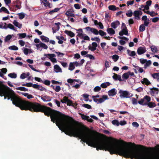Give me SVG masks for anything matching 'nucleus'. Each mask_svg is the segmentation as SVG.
<instances>
[{"mask_svg": "<svg viewBox=\"0 0 159 159\" xmlns=\"http://www.w3.org/2000/svg\"><path fill=\"white\" fill-rule=\"evenodd\" d=\"M143 81H141V83L142 84H145L147 85H148L151 84L150 82L146 78H144L143 79Z\"/></svg>", "mask_w": 159, "mask_h": 159, "instance_id": "f3484780", "label": "nucleus"}, {"mask_svg": "<svg viewBox=\"0 0 159 159\" xmlns=\"http://www.w3.org/2000/svg\"><path fill=\"white\" fill-rule=\"evenodd\" d=\"M132 103L134 105H136L137 104V99L134 98H131Z\"/></svg>", "mask_w": 159, "mask_h": 159, "instance_id": "09e8293b", "label": "nucleus"}, {"mask_svg": "<svg viewBox=\"0 0 159 159\" xmlns=\"http://www.w3.org/2000/svg\"><path fill=\"white\" fill-rule=\"evenodd\" d=\"M16 89L18 90L22 91H28V89L23 87H20L16 88Z\"/></svg>", "mask_w": 159, "mask_h": 159, "instance_id": "cd10ccee", "label": "nucleus"}, {"mask_svg": "<svg viewBox=\"0 0 159 159\" xmlns=\"http://www.w3.org/2000/svg\"><path fill=\"white\" fill-rule=\"evenodd\" d=\"M8 76L12 78H16L17 77L16 74L14 73H10Z\"/></svg>", "mask_w": 159, "mask_h": 159, "instance_id": "e433bc0d", "label": "nucleus"}, {"mask_svg": "<svg viewBox=\"0 0 159 159\" xmlns=\"http://www.w3.org/2000/svg\"><path fill=\"white\" fill-rule=\"evenodd\" d=\"M151 50L152 52L154 53H157V47L155 46H152L151 47Z\"/></svg>", "mask_w": 159, "mask_h": 159, "instance_id": "2f4dec72", "label": "nucleus"}, {"mask_svg": "<svg viewBox=\"0 0 159 159\" xmlns=\"http://www.w3.org/2000/svg\"><path fill=\"white\" fill-rule=\"evenodd\" d=\"M65 15L67 16H70L71 17H75V14L73 13H70V11L69 10L66 11V13H65Z\"/></svg>", "mask_w": 159, "mask_h": 159, "instance_id": "bb28decb", "label": "nucleus"}, {"mask_svg": "<svg viewBox=\"0 0 159 159\" xmlns=\"http://www.w3.org/2000/svg\"><path fill=\"white\" fill-rule=\"evenodd\" d=\"M159 20V17H156L153 18L152 19V21L154 23H155Z\"/></svg>", "mask_w": 159, "mask_h": 159, "instance_id": "680f3d73", "label": "nucleus"}, {"mask_svg": "<svg viewBox=\"0 0 159 159\" xmlns=\"http://www.w3.org/2000/svg\"><path fill=\"white\" fill-rule=\"evenodd\" d=\"M54 68L55 70H56V72H61V69L59 67V66L57 65H56L54 66Z\"/></svg>", "mask_w": 159, "mask_h": 159, "instance_id": "4be33fe9", "label": "nucleus"}, {"mask_svg": "<svg viewBox=\"0 0 159 159\" xmlns=\"http://www.w3.org/2000/svg\"><path fill=\"white\" fill-rule=\"evenodd\" d=\"M101 88L100 87L97 86L95 87L93 89V91L94 92H98L100 91Z\"/></svg>", "mask_w": 159, "mask_h": 159, "instance_id": "79ce46f5", "label": "nucleus"}, {"mask_svg": "<svg viewBox=\"0 0 159 159\" xmlns=\"http://www.w3.org/2000/svg\"><path fill=\"white\" fill-rule=\"evenodd\" d=\"M41 47L45 49H47L48 48V47L47 45L42 42H41Z\"/></svg>", "mask_w": 159, "mask_h": 159, "instance_id": "3c124183", "label": "nucleus"}, {"mask_svg": "<svg viewBox=\"0 0 159 159\" xmlns=\"http://www.w3.org/2000/svg\"><path fill=\"white\" fill-rule=\"evenodd\" d=\"M75 68V66L72 62L70 63L69 65L68 69L72 71Z\"/></svg>", "mask_w": 159, "mask_h": 159, "instance_id": "a878e982", "label": "nucleus"}, {"mask_svg": "<svg viewBox=\"0 0 159 159\" xmlns=\"http://www.w3.org/2000/svg\"><path fill=\"white\" fill-rule=\"evenodd\" d=\"M44 55L46 56H49L50 57L49 58H52L56 57V55L54 54H45Z\"/></svg>", "mask_w": 159, "mask_h": 159, "instance_id": "a18cd8bd", "label": "nucleus"}, {"mask_svg": "<svg viewBox=\"0 0 159 159\" xmlns=\"http://www.w3.org/2000/svg\"><path fill=\"white\" fill-rule=\"evenodd\" d=\"M13 36V35H8L6 36L4 39V41L5 42H7L9 40L12 38V36Z\"/></svg>", "mask_w": 159, "mask_h": 159, "instance_id": "c85d7f7f", "label": "nucleus"}, {"mask_svg": "<svg viewBox=\"0 0 159 159\" xmlns=\"http://www.w3.org/2000/svg\"><path fill=\"white\" fill-rule=\"evenodd\" d=\"M19 16V18L20 19H22L24 18L25 16L23 13H20L18 14Z\"/></svg>", "mask_w": 159, "mask_h": 159, "instance_id": "49530a36", "label": "nucleus"}, {"mask_svg": "<svg viewBox=\"0 0 159 159\" xmlns=\"http://www.w3.org/2000/svg\"><path fill=\"white\" fill-rule=\"evenodd\" d=\"M152 77L155 79H157L159 77V73H154L152 75Z\"/></svg>", "mask_w": 159, "mask_h": 159, "instance_id": "c9c22d12", "label": "nucleus"}, {"mask_svg": "<svg viewBox=\"0 0 159 159\" xmlns=\"http://www.w3.org/2000/svg\"><path fill=\"white\" fill-rule=\"evenodd\" d=\"M86 57H89V58L91 60H94L95 57L91 54H87L86 55Z\"/></svg>", "mask_w": 159, "mask_h": 159, "instance_id": "6e6d98bb", "label": "nucleus"}, {"mask_svg": "<svg viewBox=\"0 0 159 159\" xmlns=\"http://www.w3.org/2000/svg\"><path fill=\"white\" fill-rule=\"evenodd\" d=\"M76 30L77 31L81 32V33H78V34L77 35V36H78L80 37H83L84 35L85 34H83V32L82 29H79L78 30Z\"/></svg>", "mask_w": 159, "mask_h": 159, "instance_id": "6ab92c4d", "label": "nucleus"}, {"mask_svg": "<svg viewBox=\"0 0 159 159\" xmlns=\"http://www.w3.org/2000/svg\"><path fill=\"white\" fill-rule=\"evenodd\" d=\"M0 96H4V99L7 98L9 100V87L0 81Z\"/></svg>", "mask_w": 159, "mask_h": 159, "instance_id": "f03ea898", "label": "nucleus"}, {"mask_svg": "<svg viewBox=\"0 0 159 159\" xmlns=\"http://www.w3.org/2000/svg\"><path fill=\"white\" fill-rule=\"evenodd\" d=\"M134 0L128 1L127 2V4L128 6H129V5H132L134 4Z\"/></svg>", "mask_w": 159, "mask_h": 159, "instance_id": "69168bd1", "label": "nucleus"}, {"mask_svg": "<svg viewBox=\"0 0 159 159\" xmlns=\"http://www.w3.org/2000/svg\"><path fill=\"white\" fill-rule=\"evenodd\" d=\"M85 29L87 31H90L95 34L97 35L99 34V31L96 29L91 28L89 26L86 27Z\"/></svg>", "mask_w": 159, "mask_h": 159, "instance_id": "423d86ee", "label": "nucleus"}, {"mask_svg": "<svg viewBox=\"0 0 159 159\" xmlns=\"http://www.w3.org/2000/svg\"><path fill=\"white\" fill-rule=\"evenodd\" d=\"M52 98V97L47 95L41 96V99L44 102L50 101Z\"/></svg>", "mask_w": 159, "mask_h": 159, "instance_id": "9b49d317", "label": "nucleus"}, {"mask_svg": "<svg viewBox=\"0 0 159 159\" xmlns=\"http://www.w3.org/2000/svg\"><path fill=\"white\" fill-rule=\"evenodd\" d=\"M80 114L81 115V117L83 120H87L89 119V117L88 116H86L82 114Z\"/></svg>", "mask_w": 159, "mask_h": 159, "instance_id": "473e14b6", "label": "nucleus"}, {"mask_svg": "<svg viewBox=\"0 0 159 159\" xmlns=\"http://www.w3.org/2000/svg\"><path fill=\"white\" fill-rule=\"evenodd\" d=\"M17 35L19 36V39L24 38L26 36V34L25 33L18 34Z\"/></svg>", "mask_w": 159, "mask_h": 159, "instance_id": "5701e85b", "label": "nucleus"}, {"mask_svg": "<svg viewBox=\"0 0 159 159\" xmlns=\"http://www.w3.org/2000/svg\"><path fill=\"white\" fill-rule=\"evenodd\" d=\"M123 80H127L129 78V75L128 73H125L123 74L122 76Z\"/></svg>", "mask_w": 159, "mask_h": 159, "instance_id": "393cba45", "label": "nucleus"}, {"mask_svg": "<svg viewBox=\"0 0 159 159\" xmlns=\"http://www.w3.org/2000/svg\"><path fill=\"white\" fill-rule=\"evenodd\" d=\"M128 31L127 27L124 28L122 30L119 32V34L120 36H122L124 34L128 35Z\"/></svg>", "mask_w": 159, "mask_h": 159, "instance_id": "f8f14e48", "label": "nucleus"}, {"mask_svg": "<svg viewBox=\"0 0 159 159\" xmlns=\"http://www.w3.org/2000/svg\"><path fill=\"white\" fill-rule=\"evenodd\" d=\"M110 84L109 82H104L101 84V87L102 88H106L107 86H109Z\"/></svg>", "mask_w": 159, "mask_h": 159, "instance_id": "aec40b11", "label": "nucleus"}, {"mask_svg": "<svg viewBox=\"0 0 159 159\" xmlns=\"http://www.w3.org/2000/svg\"><path fill=\"white\" fill-rule=\"evenodd\" d=\"M140 62L141 64H143L147 61V60L146 59H144L143 58H141L140 60Z\"/></svg>", "mask_w": 159, "mask_h": 159, "instance_id": "0e129e2a", "label": "nucleus"}, {"mask_svg": "<svg viewBox=\"0 0 159 159\" xmlns=\"http://www.w3.org/2000/svg\"><path fill=\"white\" fill-rule=\"evenodd\" d=\"M112 57L114 61L116 62L118 60L119 56L117 55H114L112 56Z\"/></svg>", "mask_w": 159, "mask_h": 159, "instance_id": "4c0bfd02", "label": "nucleus"}, {"mask_svg": "<svg viewBox=\"0 0 159 159\" xmlns=\"http://www.w3.org/2000/svg\"><path fill=\"white\" fill-rule=\"evenodd\" d=\"M43 3L45 7H47L48 6V3L49 2H48V1L47 0H43Z\"/></svg>", "mask_w": 159, "mask_h": 159, "instance_id": "052dcab7", "label": "nucleus"}, {"mask_svg": "<svg viewBox=\"0 0 159 159\" xmlns=\"http://www.w3.org/2000/svg\"><path fill=\"white\" fill-rule=\"evenodd\" d=\"M91 39L92 41H96L98 43H99L100 41V39L98 37L92 38Z\"/></svg>", "mask_w": 159, "mask_h": 159, "instance_id": "603ef678", "label": "nucleus"}, {"mask_svg": "<svg viewBox=\"0 0 159 159\" xmlns=\"http://www.w3.org/2000/svg\"><path fill=\"white\" fill-rule=\"evenodd\" d=\"M119 93L121 98H130L133 96V94L130 93L128 91L122 90L119 91Z\"/></svg>", "mask_w": 159, "mask_h": 159, "instance_id": "39448f33", "label": "nucleus"}, {"mask_svg": "<svg viewBox=\"0 0 159 159\" xmlns=\"http://www.w3.org/2000/svg\"><path fill=\"white\" fill-rule=\"evenodd\" d=\"M99 34L102 36H104L106 35L107 34L105 32H104L101 30H100L99 31Z\"/></svg>", "mask_w": 159, "mask_h": 159, "instance_id": "c03bdc74", "label": "nucleus"}, {"mask_svg": "<svg viewBox=\"0 0 159 159\" xmlns=\"http://www.w3.org/2000/svg\"><path fill=\"white\" fill-rule=\"evenodd\" d=\"M114 75L112 76V78L113 79L115 80H118L120 81H123V80H122L121 78V77L120 75H118L114 73L113 74Z\"/></svg>", "mask_w": 159, "mask_h": 159, "instance_id": "9d476101", "label": "nucleus"}, {"mask_svg": "<svg viewBox=\"0 0 159 159\" xmlns=\"http://www.w3.org/2000/svg\"><path fill=\"white\" fill-rule=\"evenodd\" d=\"M2 11H4L5 13L7 14L10 13V12L6 8L3 7H2L0 9V12H1Z\"/></svg>", "mask_w": 159, "mask_h": 159, "instance_id": "b1692460", "label": "nucleus"}, {"mask_svg": "<svg viewBox=\"0 0 159 159\" xmlns=\"http://www.w3.org/2000/svg\"><path fill=\"white\" fill-rule=\"evenodd\" d=\"M107 32L111 34V35H113L115 34V31L111 28H108L107 30Z\"/></svg>", "mask_w": 159, "mask_h": 159, "instance_id": "a211bd4d", "label": "nucleus"}, {"mask_svg": "<svg viewBox=\"0 0 159 159\" xmlns=\"http://www.w3.org/2000/svg\"><path fill=\"white\" fill-rule=\"evenodd\" d=\"M146 51V48L145 47H140L137 49V52L139 55H141L145 53Z\"/></svg>", "mask_w": 159, "mask_h": 159, "instance_id": "0eeeda50", "label": "nucleus"}, {"mask_svg": "<svg viewBox=\"0 0 159 159\" xmlns=\"http://www.w3.org/2000/svg\"><path fill=\"white\" fill-rule=\"evenodd\" d=\"M82 107H84L88 109H90L92 108L91 106L87 104H83Z\"/></svg>", "mask_w": 159, "mask_h": 159, "instance_id": "37998d69", "label": "nucleus"}, {"mask_svg": "<svg viewBox=\"0 0 159 159\" xmlns=\"http://www.w3.org/2000/svg\"><path fill=\"white\" fill-rule=\"evenodd\" d=\"M54 89L55 90L56 92H59L61 90V87L59 86H57L55 89Z\"/></svg>", "mask_w": 159, "mask_h": 159, "instance_id": "338daca9", "label": "nucleus"}, {"mask_svg": "<svg viewBox=\"0 0 159 159\" xmlns=\"http://www.w3.org/2000/svg\"><path fill=\"white\" fill-rule=\"evenodd\" d=\"M129 147H125V157L131 159H159V156L148 151V148L142 145L129 143Z\"/></svg>", "mask_w": 159, "mask_h": 159, "instance_id": "f257e3e1", "label": "nucleus"}, {"mask_svg": "<svg viewBox=\"0 0 159 159\" xmlns=\"http://www.w3.org/2000/svg\"><path fill=\"white\" fill-rule=\"evenodd\" d=\"M152 1L151 0H149L147 1L146 2V5L147 6H150L152 4Z\"/></svg>", "mask_w": 159, "mask_h": 159, "instance_id": "774afa93", "label": "nucleus"}, {"mask_svg": "<svg viewBox=\"0 0 159 159\" xmlns=\"http://www.w3.org/2000/svg\"><path fill=\"white\" fill-rule=\"evenodd\" d=\"M133 15L135 17H138L139 16V11L136 10L134 11L133 13Z\"/></svg>", "mask_w": 159, "mask_h": 159, "instance_id": "864d4df0", "label": "nucleus"}, {"mask_svg": "<svg viewBox=\"0 0 159 159\" xmlns=\"http://www.w3.org/2000/svg\"><path fill=\"white\" fill-rule=\"evenodd\" d=\"M43 83L44 84H45L49 85L51 83V82L50 80H45L44 81H43Z\"/></svg>", "mask_w": 159, "mask_h": 159, "instance_id": "8fccbe9b", "label": "nucleus"}, {"mask_svg": "<svg viewBox=\"0 0 159 159\" xmlns=\"http://www.w3.org/2000/svg\"><path fill=\"white\" fill-rule=\"evenodd\" d=\"M29 66L34 71L41 73L43 72L42 70H37L34 67H33V66L30 65H29Z\"/></svg>", "mask_w": 159, "mask_h": 159, "instance_id": "c756f323", "label": "nucleus"}, {"mask_svg": "<svg viewBox=\"0 0 159 159\" xmlns=\"http://www.w3.org/2000/svg\"><path fill=\"white\" fill-rule=\"evenodd\" d=\"M112 123L114 125H116L118 126L120 125V123L118 120H114L112 121Z\"/></svg>", "mask_w": 159, "mask_h": 159, "instance_id": "a19ab883", "label": "nucleus"}, {"mask_svg": "<svg viewBox=\"0 0 159 159\" xmlns=\"http://www.w3.org/2000/svg\"><path fill=\"white\" fill-rule=\"evenodd\" d=\"M40 37L41 40L45 42H48L49 41V38L43 35H41Z\"/></svg>", "mask_w": 159, "mask_h": 159, "instance_id": "dca6fc26", "label": "nucleus"}, {"mask_svg": "<svg viewBox=\"0 0 159 159\" xmlns=\"http://www.w3.org/2000/svg\"><path fill=\"white\" fill-rule=\"evenodd\" d=\"M66 101V103H67V105L68 106H71L73 105V102L71 100L68 99V97L66 96H64L63 97V100Z\"/></svg>", "mask_w": 159, "mask_h": 159, "instance_id": "6e6552de", "label": "nucleus"}, {"mask_svg": "<svg viewBox=\"0 0 159 159\" xmlns=\"http://www.w3.org/2000/svg\"><path fill=\"white\" fill-rule=\"evenodd\" d=\"M83 96L84 98L86 99L85 100V101H88V97L89 96V95L87 94H84L83 95Z\"/></svg>", "mask_w": 159, "mask_h": 159, "instance_id": "e2e57ef3", "label": "nucleus"}, {"mask_svg": "<svg viewBox=\"0 0 159 159\" xmlns=\"http://www.w3.org/2000/svg\"><path fill=\"white\" fill-rule=\"evenodd\" d=\"M52 83L53 84H62L61 82H59L54 80H52L51 81Z\"/></svg>", "mask_w": 159, "mask_h": 159, "instance_id": "13d9d810", "label": "nucleus"}, {"mask_svg": "<svg viewBox=\"0 0 159 159\" xmlns=\"http://www.w3.org/2000/svg\"><path fill=\"white\" fill-rule=\"evenodd\" d=\"M13 23L16 27H17L20 29L22 26V24L19 23L16 20H14Z\"/></svg>", "mask_w": 159, "mask_h": 159, "instance_id": "2eb2a0df", "label": "nucleus"}, {"mask_svg": "<svg viewBox=\"0 0 159 159\" xmlns=\"http://www.w3.org/2000/svg\"><path fill=\"white\" fill-rule=\"evenodd\" d=\"M60 10V8H55L54 9L51 10L49 12L48 14L50 15H52L53 13L56 12H57Z\"/></svg>", "mask_w": 159, "mask_h": 159, "instance_id": "f704fd0d", "label": "nucleus"}, {"mask_svg": "<svg viewBox=\"0 0 159 159\" xmlns=\"http://www.w3.org/2000/svg\"><path fill=\"white\" fill-rule=\"evenodd\" d=\"M117 91L115 88L112 89L108 92V94L110 96H113L115 95Z\"/></svg>", "mask_w": 159, "mask_h": 159, "instance_id": "1a4fd4ad", "label": "nucleus"}, {"mask_svg": "<svg viewBox=\"0 0 159 159\" xmlns=\"http://www.w3.org/2000/svg\"><path fill=\"white\" fill-rule=\"evenodd\" d=\"M7 25V28H9L11 30H12L14 31H16V30L15 29V28L13 25H12L11 24H9Z\"/></svg>", "mask_w": 159, "mask_h": 159, "instance_id": "72a5a7b5", "label": "nucleus"}, {"mask_svg": "<svg viewBox=\"0 0 159 159\" xmlns=\"http://www.w3.org/2000/svg\"><path fill=\"white\" fill-rule=\"evenodd\" d=\"M20 78L21 79H24L27 77V76L26 75V74L24 73H23L20 76Z\"/></svg>", "mask_w": 159, "mask_h": 159, "instance_id": "5fc2aeb1", "label": "nucleus"}, {"mask_svg": "<svg viewBox=\"0 0 159 159\" xmlns=\"http://www.w3.org/2000/svg\"><path fill=\"white\" fill-rule=\"evenodd\" d=\"M145 26L144 25H141L139 27V32H142L145 30Z\"/></svg>", "mask_w": 159, "mask_h": 159, "instance_id": "7c9ffc66", "label": "nucleus"}, {"mask_svg": "<svg viewBox=\"0 0 159 159\" xmlns=\"http://www.w3.org/2000/svg\"><path fill=\"white\" fill-rule=\"evenodd\" d=\"M108 9L109 10L111 11H115L119 9V8L117 7L114 5H111L109 6Z\"/></svg>", "mask_w": 159, "mask_h": 159, "instance_id": "412c9836", "label": "nucleus"}, {"mask_svg": "<svg viewBox=\"0 0 159 159\" xmlns=\"http://www.w3.org/2000/svg\"><path fill=\"white\" fill-rule=\"evenodd\" d=\"M120 24V22L118 20L114 21L111 23V26L113 28L116 29Z\"/></svg>", "mask_w": 159, "mask_h": 159, "instance_id": "ddd939ff", "label": "nucleus"}, {"mask_svg": "<svg viewBox=\"0 0 159 159\" xmlns=\"http://www.w3.org/2000/svg\"><path fill=\"white\" fill-rule=\"evenodd\" d=\"M144 99L146 100L147 102L145 103L143 105H147L150 108H153L156 106V105L154 102H150L151 98L148 95H146L143 98H141L140 100L138 101V103L139 104H143Z\"/></svg>", "mask_w": 159, "mask_h": 159, "instance_id": "7ed1b4c3", "label": "nucleus"}, {"mask_svg": "<svg viewBox=\"0 0 159 159\" xmlns=\"http://www.w3.org/2000/svg\"><path fill=\"white\" fill-rule=\"evenodd\" d=\"M64 32L71 37H74L75 35V34L74 33L71 31H68L67 30H66Z\"/></svg>", "mask_w": 159, "mask_h": 159, "instance_id": "4468645a", "label": "nucleus"}, {"mask_svg": "<svg viewBox=\"0 0 159 159\" xmlns=\"http://www.w3.org/2000/svg\"><path fill=\"white\" fill-rule=\"evenodd\" d=\"M100 97V95L98 94L96 95H93L92 96V98L93 99V101L97 104L101 103L104 102L106 100L108 99L107 96L106 95H102V98H99Z\"/></svg>", "mask_w": 159, "mask_h": 159, "instance_id": "20e7f679", "label": "nucleus"}, {"mask_svg": "<svg viewBox=\"0 0 159 159\" xmlns=\"http://www.w3.org/2000/svg\"><path fill=\"white\" fill-rule=\"evenodd\" d=\"M76 80L75 79H69L67 80V82L69 83L71 85H72V84Z\"/></svg>", "mask_w": 159, "mask_h": 159, "instance_id": "de8ad7c7", "label": "nucleus"}, {"mask_svg": "<svg viewBox=\"0 0 159 159\" xmlns=\"http://www.w3.org/2000/svg\"><path fill=\"white\" fill-rule=\"evenodd\" d=\"M133 14V12H132V11H131V10H129L128 11V12H127L126 13V15L128 17H131L132 16Z\"/></svg>", "mask_w": 159, "mask_h": 159, "instance_id": "ea45409f", "label": "nucleus"}, {"mask_svg": "<svg viewBox=\"0 0 159 159\" xmlns=\"http://www.w3.org/2000/svg\"><path fill=\"white\" fill-rule=\"evenodd\" d=\"M8 48L10 49L13 50H17L18 49V48L15 45H13L9 47Z\"/></svg>", "mask_w": 159, "mask_h": 159, "instance_id": "58836bf2", "label": "nucleus"}, {"mask_svg": "<svg viewBox=\"0 0 159 159\" xmlns=\"http://www.w3.org/2000/svg\"><path fill=\"white\" fill-rule=\"evenodd\" d=\"M149 24V19H148V20H147L146 21H145L144 22L143 24V25H144L145 26H148V25Z\"/></svg>", "mask_w": 159, "mask_h": 159, "instance_id": "4d7b16f0", "label": "nucleus"}, {"mask_svg": "<svg viewBox=\"0 0 159 159\" xmlns=\"http://www.w3.org/2000/svg\"><path fill=\"white\" fill-rule=\"evenodd\" d=\"M88 48L90 50L92 51H94L96 49V48H95L94 47H92L90 45L89 46Z\"/></svg>", "mask_w": 159, "mask_h": 159, "instance_id": "bf43d9fd", "label": "nucleus"}]
</instances>
